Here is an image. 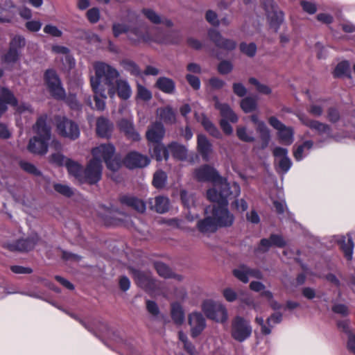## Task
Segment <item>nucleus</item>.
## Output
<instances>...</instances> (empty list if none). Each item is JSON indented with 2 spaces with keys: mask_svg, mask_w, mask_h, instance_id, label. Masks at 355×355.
<instances>
[{
  "mask_svg": "<svg viewBox=\"0 0 355 355\" xmlns=\"http://www.w3.org/2000/svg\"><path fill=\"white\" fill-rule=\"evenodd\" d=\"M241 193V188L238 183L233 182L231 185L230 193L225 197V202L223 200H211L216 203L212 207V216L218 227H230L234 221V216L227 209L228 198L230 196L237 197Z\"/></svg>",
  "mask_w": 355,
  "mask_h": 355,
  "instance_id": "nucleus-4",
  "label": "nucleus"
},
{
  "mask_svg": "<svg viewBox=\"0 0 355 355\" xmlns=\"http://www.w3.org/2000/svg\"><path fill=\"white\" fill-rule=\"evenodd\" d=\"M338 243L340 245V248L343 250L345 258L347 260H352L353 257L354 252V242L352 236L350 234H347V238L341 236Z\"/></svg>",
  "mask_w": 355,
  "mask_h": 355,
  "instance_id": "nucleus-32",
  "label": "nucleus"
},
{
  "mask_svg": "<svg viewBox=\"0 0 355 355\" xmlns=\"http://www.w3.org/2000/svg\"><path fill=\"white\" fill-rule=\"evenodd\" d=\"M195 176L199 181H208L213 183V188L207 191V196L209 200H223L225 202V197L230 193L231 185L225 178H222L218 171L209 165H204L195 171Z\"/></svg>",
  "mask_w": 355,
  "mask_h": 355,
  "instance_id": "nucleus-3",
  "label": "nucleus"
},
{
  "mask_svg": "<svg viewBox=\"0 0 355 355\" xmlns=\"http://www.w3.org/2000/svg\"><path fill=\"white\" fill-rule=\"evenodd\" d=\"M196 116L197 115L196 114ZM197 120L201 123L204 128L214 137L220 138L221 134L218 129L207 118L205 115H202L201 117H196Z\"/></svg>",
  "mask_w": 355,
  "mask_h": 355,
  "instance_id": "nucleus-41",
  "label": "nucleus"
},
{
  "mask_svg": "<svg viewBox=\"0 0 355 355\" xmlns=\"http://www.w3.org/2000/svg\"><path fill=\"white\" fill-rule=\"evenodd\" d=\"M107 98V96L105 94V89H104V95H101L96 93H94V101H95V107L98 110H103L105 107V100Z\"/></svg>",
  "mask_w": 355,
  "mask_h": 355,
  "instance_id": "nucleus-55",
  "label": "nucleus"
},
{
  "mask_svg": "<svg viewBox=\"0 0 355 355\" xmlns=\"http://www.w3.org/2000/svg\"><path fill=\"white\" fill-rule=\"evenodd\" d=\"M15 8L11 0H6L3 6H0V23H10L13 19L15 12L12 10Z\"/></svg>",
  "mask_w": 355,
  "mask_h": 355,
  "instance_id": "nucleus-28",
  "label": "nucleus"
},
{
  "mask_svg": "<svg viewBox=\"0 0 355 355\" xmlns=\"http://www.w3.org/2000/svg\"><path fill=\"white\" fill-rule=\"evenodd\" d=\"M2 75L3 71L0 69V78ZM7 105L13 106L19 114L33 112L28 104L22 103L18 105L17 101L10 90L5 87H0V116L7 110ZM10 136V133L6 126L0 123V137L7 139Z\"/></svg>",
  "mask_w": 355,
  "mask_h": 355,
  "instance_id": "nucleus-6",
  "label": "nucleus"
},
{
  "mask_svg": "<svg viewBox=\"0 0 355 355\" xmlns=\"http://www.w3.org/2000/svg\"><path fill=\"white\" fill-rule=\"evenodd\" d=\"M118 125L120 130L124 132L128 139L133 141H138L140 140L141 137L135 129L132 118L126 119H123L119 121Z\"/></svg>",
  "mask_w": 355,
  "mask_h": 355,
  "instance_id": "nucleus-24",
  "label": "nucleus"
},
{
  "mask_svg": "<svg viewBox=\"0 0 355 355\" xmlns=\"http://www.w3.org/2000/svg\"><path fill=\"white\" fill-rule=\"evenodd\" d=\"M87 17L91 23H96L100 18L99 10L96 8H92L87 12Z\"/></svg>",
  "mask_w": 355,
  "mask_h": 355,
  "instance_id": "nucleus-60",
  "label": "nucleus"
},
{
  "mask_svg": "<svg viewBox=\"0 0 355 355\" xmlns=\"http://www.w3.org/2000/svg\"><path fill=\"white\" fill-rule=\"evenodd\" d=\"M67 159L63 155L59 153L51 155L49 159L50 162L59 166L65 165Z\"/></svg>",
  "mask_w": 355,
  "mask_h": 355,
  "instance_id": "nucleus-59",
  "label": "nucleus"
},
{
  "mask_svg": "<svg viewBox=\"0 0 355 355\" xmlns=\"http://www.w3.org/2000/svg\"><path fill=\"white\" fill-rule=\"evenodd\" d=\"M151 208L157 212L164 214L169 209V200L168 198L164 196H157L154 200L150 201Z\"/></svg>",
  "mask_w": 355,
  "mask_h": 355,
  "instance_id": "nucleus-37",
  "label": "nucleus"
},
{
  "mask_svg": "<svg viewBox=\"0 0 355 355\" xmlns=\"http://www.w3.org/2000/svg\"><path fill=\"white\" fill-rule=\"evenodd\" d=\"M39 241L37 234L26 239H19L13 243L6 244V248L10 251L26 252L32 250Z\"/></svg>",
  "mask_w": 355,
  "mask_h": 355,
  "instance_id": "nucleus-19",
  "label": "nucleus"
},
{
  "mask_svg": "<svg viewBox=\"0 0 355 355\" xmlns=\"http://www.w3.org/2000/svg\"><path fill=\"white\" fill-rule=\"evenodd\" d=\"M208 35L210 40L220 49L231 51L236 47V44L234 41L223 37L220 33L215 29H210Z\"/></svg>",
  "mask_w": 355,
  "mask_h": 355,
  "instance_id": "nucleus-23",
  "label": "nucleus"
},
{
  "mask_svg": "<svg viewBox=\"0 0 355 355\" xmlns=\"http://www.w3.org/2000/svg\"><path fill=\"white\" fill-rule=\"evenodd\" d=\"M149 163L150 159L148 156L135 151L128 153L124 159V164L130 169L145 167Z\"/></svg>",
  "mask_w": 355,
  "mask_h": 355,
  "instance_id": "nucleus-21",
  "label": "nucleus"
},
{
  "mask_svg": "<svg viewBox=\"0 0 355 355\" xmlns=\"http://www.w3.org/2000/svg\"><path fill=\"white\" fill-rule=\"evenodd\" d=\"M120 64L124 70L129 72L131 75L135 76L141 75L140 69L134 61L129 59H123L120 62Z\"/></svg>",
  "mask_w": 355,
  "mask_h": 355,
  "instance_id": "nucleus-43",
  "label": "nucleus"
},
{
  "mask_svg": "<svg viewBox=\"0 0 355 355\" xmlns=\"http://www.w3.org/2000/svg\"><path fill=\"white\" fill-rule=\"evenodd\" d=\"M215 107L220 111L222 119L220 121V125L223 132L227 135H231L233 132L232 125L227 121L232 123H236L238 121V116L231 107L225 103H220L216 101Z\"/></svg>",
  "mask_w": 355,
  "mask_h": 355,
  "instance_id": "nucleus-11",
  "label": "nucleus"
},
{
  "mask_svg": "<svg viewBox=\"0 0 355 355\" xmlns=\"http://www.w3.org/2000/svg\"><path fill=\"white\" fill-rule=\"evenodd\" d=\"M54 189L59 193L67 196L70 197L73 194L72 189L67 185L62 184H54Z\"/></svg>",
  "mask_w": 355,
  "mask_h": 355,
  "instance_id": "nucleus-57",
  "label": "nucleus"
},
{
  "mask_svg": "<svg viewBox=\"0 0 355 355\" xmlns=\"http://www.w3.org/2000/svg\"><path fill=\"white\" fill-rule=\"evenodd\" d=\"M121 204L130 207L138 212L143 213L146 210L145 202L132 195H124L120 198Z\"/></svg>",
  "mask_w": 355,
  "mask_h": 355,
  "instance_id": "nucleus-27",
  "label": "nucleus"
},
{
  "mask_svg": "<svg viewBox=\"0 0 355 355\" xmlns=\"http://www.w3.org/2000/svg\"><path fill=\"white\" fill-rule=\"evenodd\" d=\"M257 131L260 135V138L262 141L261 148L263 149L267 147L270 139V131L265 124L261 123L259 124V128H257Z\"/></svg>",
  "mask_w": 355,
  "mask_h": 355,
  "instance_id": "nucleus-46",
  "label": "nucleus"
},
{
  "mask_svg": "<svg viewBox=\"0 0 355 355\" xmlns=\"http://www.w3.org/2000/svg\"><path fill=\"white\" fill-rule=\"evenodd\" d=\"M47 116H40L33 126L36 136L30 139L28 150L37 155H44L48 151V144L51 139V128L46 124Z\"/></svg>",
  "mask_w": 355,
  "mask_h": 355,
  "instance_id": "nucleus-5",
  "label": "nucleus"
},
{
  "mask_svg": "<svg viewBox=\"0 0 355 355\" xmlns=\"http://www.w3.org/2000/svg\"><path fill=\"white\" fill-rule=\"evenodd\" d=\"M21 167L26 172L35 175H40V172L37 170V168L35 166V165L28 163V162H21Z\"/></svg>",
  "mask_w": 355,
  "mask_h": 355,
  "instance_id": "nucleus-62",
  "label": "nucleus"
},
{
  "mask_svg": "<svg viewBox=\"0 0 355 355\" xmlns=\"http://www.w3.org/2000/svg\"><path fill=\"white\" fill-rule=\"evenodd\" d=\"M44 80L51 94L56 99H64L65 91L62 86L60 78L53 69H47Z\"/></svg>",
  "mask_w": 355,
  "mask_h": 355,
  "instance_id": "nucleus-12",
  "label": "nucleus"
},
{
  "mask_svg": "<svg viewBox=\"0 0 355 355\" xmlns=\"http://www.w3.org/2000/svg\"><path fill=\"white\" fill-rule=\"evenodd\" d=\"M198 230L204 234L213 233L216 231L218 226L213 217L207 216L200 220L197 223Z\"/></svg>",
  "mask_w": 355,
  "mask_h": 355,
  "instance_id": "nucleus-35",
  "label": "nucleus"
},
{
  "mask_svg": "<svg viewBox=\"0 0 355 355\" xmlns=\"http://www.w3.org/2000/svg\"><path fill=\"white\" fill-rule=\"evenodd\" d=\"M55 122L57 131L60 135L71 140H75L79 137V127L73 121L64 116H57Z\"/></svg>",
  "mask_w": 355,
  "mask_h": 355,
  "instance_id": "nucleus-10",
  "label": "nucleus"
},
{
  "mask_svg": "<svg viewBox=\"0 0 355 355\" xmlns=\"http://www.w3.org/2000/svg\"><path fill=\"white\" fill-rule=\"evenodd\" d=\"M197 149L202 159L205 162H208L213 151L212 145L203 135H198Z\"/></svg>",
  "mask_w": 355,
  "mask_h": 355,
  "instance_id": "nucleus-26",
  "label": "nucleus"
},
{
  "mask_svg": "<svg viewBox=\"0 0 355 355\" xmlns=\"http://www.w3.org/2000/svg\"><path fill=\"white\" fill-rule=\"evenodd\" d=\"M25 25L29 31L37 32L41 29L42 24L40 21L31 20L27 21Z\"/></svg>",
  "mask_w": 355,
  "mask_h": 355,
  "instance_id": "nucleus-63",
  "label": "nucleus"
},
{
  "mask_svg": "<svg viewBox=\"0 0 355 355\" xmlns=\"http://www.w3.org/2000/svg\"><path fill=\"white\" fill-rule=\"evenodd\" d=\"M95 75L90 77V84L94 93L104 95V85L107 87V92L110 98L116 95L114 80L119 76V71L103 62H96L94 64Z\"/></svg>",
  "mask_w": 355,
  "mask_h": 355,
  "instance_id": "nucleus-2",
  "label": "nucleus"
},
{
  "mask_svg": "<svg viewBox=\"0 0 355 355\" xmlns=\"http://www.w3.org/2000/svg\"><path fill=\"white\" fill-rule=\"evenodd\" d=\"M171 318L173 322L178 325L183 323L184 320V313L182 306L177 302L171 304Z\"/></svg>",
  "mask_w": 355,
  "mask_h": 355,
  "instance_id": "nucleus-42",
  "label": "nucleus"
},
{
  "mask_svg": "<svg viewBox=\"0 0 355 355\" xmlns=\"http://www.w3.org/2000/svg\"><path fill=\"white\" fill-rule=\"evenodd\" d=\"M313 146V142L311 140L305 141L303 144L295 146L293 156L295 160L301 161L306 157L310 153Z\"/></svg>",
  "mask_w": 355,
  "mask_h": 355,
  "instance_id": "nucleus-33",
  "label": "nucleus"
},
{
  "mask_svg": "<svg viewBox=\"0 0 355 355\" xmlns=\"http://www.w3.org/2000/svg\"><path fill=\"white\" fill-rule=\"evenodd\" d=\"M236 135L240 140L245 142H252L254 141V137L252 132H248L247 128L243 126L237 128Z\"/></svg>",
  "mask_w": 355,
  "mask_h": 355,
  "instance_id": "nucleus-48",
  "label": "nucleus"
},
{
  "mask_svg": "<svg viewBox=\"0 0 355 355\" xmlns=\"http://www.w3.org/2000/svg\"><path fill=\"white\" fill-rule=\"evenodd\" d=\"M157 114L166 123H173L176 121L175 113L169 106L157 109Z\"/></svg>",
  "mask_w": 355,
  "mask_h": 355,
  "instance_id": "nucleus-38",
  "label": "nucleus"
},
{
  "mask_svg": "<svg viewBox=\"0 0 355 355\" xmlns=\"http://www.w3.org/2000/svg\"><path fill=\"white\" fill-rule=\"evenodd\" d=\"M132 275L136 283L141 288H148L153 284V279L150 273L144 272L136 269H131Z\"/></svg>",
  "mask_w": 355,
  "mask_h": 355,
  "instance_id": "nucleus-31",
  "label": "nucleus"
},
{
  "mask_svg": "<svg viewBox=\"0 0 355 355\" xmlns=\"http://www.w3.org/2000/svg\"><path fill=\"white\" fill-rule=\"evenodd\" d=\"M263 8L267 13L270 26L275 31H277L284 21V13L275 6L273 0H263Z\"/></svg>",
  "mask_w": 355,
  "mask_h": 355,
  "instance_id": "nucleus-15",
  "label": "nucleus"
},
{
  "mask_svg": "<svg viewBox=\"0 0 355 355\" xmlns=\"http://www.w3.org/2000/svg\"><path fill=\"white\" fill-rule=\"evenodd\" d=\"M189 324L191 327V336H198L206 327V320L201 313L192 312L188 316Z\"/></svg>",
  "mask_w": 355,
  "mask_h": 355,
  "instance_id": "nucleus-18",
  "label": "nucleus"
},
{
  "mask_svg": "<svg viewBox=\"0 0 355 355\" xmlns=\"http://www.w3.org/2000/svg\"><path fill=\"white\" fill-rule=\"evenodd\" d=\"M202 310L207 318L216 322L223 323L227 320V309L219 302L205 300L202 304Z\"/></svg>",
  "mask_w": 355,
  "mask_h": 355,
  "instance_id": "nucleus-9",
  "label": "nucleus"
},
{
  "mask_svg": "<svg viewBox=\"0 0 355 355\" xmlns=\"http://www.w3.org/2000/svg\"><path fill=\"white\" fill-rule=\"evenodd\" d=\"M116 94L124 100L128 99L132 94V89L128 82L125 79L117 78L114 82Z\"/></svg>",
  "mask_w": 355,
  "mask_h": 355,
  "instance_id": "nucleus-30",
  "label": "nucleus"
},
{
  "mask_svg": "<svg viewBox=\"0 0 355 355\" xmlns=\"http://www.w3.org/2000/svg\"><path fill=\"white\" fill-rule=\"evenodd\" d=\"M240 49L242 53H245L249 57H253L257 52V46L254 43H241L240 44Z\"/></svg>",
  "mask_w": 355,
  "mask_h": 355,
  "instance_id": "nucleus-53",
  "label": "nucleus"
},
{
  "mask_svg": "<svg viewBox=\"0 0 355 355\" xmlns=\"http://www.w3.org/2000/svg\"><path fill=\"white\" fill-rule=\"evenodd\" d=\"M272 153L275 158V163L278 166V169L284 173H287L292 166L291 160L288 156V150L282 147H275Z\"/></svg>",
  "mask_w": 355,
  "mask_h": 355,
  "instance_id": "nucleus-20",
  "label": "nucleus"
},
{
  "mask_svg": "<svg viewBox=\"0 0 355 355\" xmlns=\"http://www.w3.org/2000/svg\"><path fill=\"white\" fill-rule=\"evenodd\" d=\"M43 31L45 33L56 37H60L62 34V32L58 27L51 24L46 25Z\"/></svg>",
  "mask_w": 355,
  "mask_h": 355,
  "instance_id": "nucleus-58",
  "label": "nucleus"
},
{
  "mask_svg": "<svg viewBox=\"0 0 355 355\" xmlns=\"http://www.w3.org/2000/svg\"><path fill=\"white\" fill-rule=\"evenodd\" d=\"M65 166L67 167L69 173L80 182L83 172L82 166L78 162L70 159L66 161Z\"/></svg>",
  "mask_w": 355,
  "mask_h": 355,
  "instance_id": "nucleus-40",
  "label": "nucleus"
},
{
  "mask_svg": "<svg viewBox=\"0 0 355 355\" xmlns=\"http://www.w3.org/2000/svg\"><path fill=\"white\" fill-rule=\"evenodd\" d=\"M169 154L171 153L173 157L179 160H184L187 157V148L179 144L171 143L168 145Z\"/></svg>",
  "mask_w": 355,
  "mask_h": 355,
  "instance_id": "nucleus-39",
  "label": "nucleus"
},
{
  "mask_svg": "<svg viewBox=\"0 0 355 355\" xmlns=\"http://www.w3.org/2000/svg\"><path fill=\"white\" fill-rule=\"evenodd\" d=\"M186 79L189 84L196 90H198L200 87V79L195 76L187 74L186 76Z\"/></svg>",
  "mask_w": 355,
  "mask_h": 355,
  "instance_id": "nucleus-64",
  "label": "nucleus"
},
{
  "mask_svg": "<svg viewBox=\"0 0 355 355\" xmlns=\"http://www.w3.org/2000/svg\"><path fill=\"white\" fill-rule=\"evenodd\" d=\"M153 156L155 157L157 161L163 159L167 160L169 157L168 146L166 148L163 144L156 143L153 148Z\"/></svg>",
  "mask_w": 355,
  "mask_h": 355,
  "instance_id": "nucleus-44",
  "label": "nucleus"
},
{
  "mask_svg": "<svg viewBox=\"0 0 355 355\" xmlns=\"http://www.w3.org/2000/svg\"><path fill=\"white\" fill-rule=\"evenodd\" d=\"M234 275L241 282L247 283L249 277L261 279L262 274L259 270L251 269L245 265H241L233 270Z\"/></svg>",
  "mask_w": 355,
  "mask_h": 355,
  "instance_id": "nucleus-22",
  "label": "nucleus"
},
{
  "mask_svg": "<svg viewBox=\"0 0 355 355\" xmlns=\"http://www.w3.org/2000/svg\"><path fill=\"white\" fill-rule=\"evenodd\" d=\"M250 84L256 86L257 91L261 94H269L271 92L270 87L266 85H262L254 78H251L249 80Z\"/></svg>",
  "mask_w": 355,
  "mask_h": 355,
  "instance_id": "nucleus-56",
  "label": "nucleus"
},
{
  "mask_svg": "<svg viewBox=\"0 0 355 355\" xmlns=\"http://www.w3.org/2000/svg\"><path fill=\"white\" fill-rule=\"evenodd\" d=\"M155 268L161 277L169 278L173 277L171 270L164 263L157 262L155 263Z\"/></svg>",
  "mask_w": 355,
  "mask_h": 355,
  "instance_id": "nucleus-51",
  "label": "nucleus"
},
{
  "mask_svg": "<svg viewBox=\"0 0 355 355\" xmlns=\"http://www.w3.org/2000/svg\"><path fill=\"white\" fill-rule=\"evenodd\" d=\"M155 86L160 91L168 94H172L175 91V82L166 77L159 78L156 81Z\"/></svg>",
  "mask_w": 355,
  "mask_h": 355,
  "instance_id": "nucleus-36",
  "label": "nucleus"
},
{
  "mask_svg": "<svg viewBox=\"0 0 355 355\" xmlns=\"http://www.w3.org/2000/svg\"><path fill=\"white\" fill-rule=\"evenodd\" d=\"M181 200L184 207L190 209L192 206H195L196 198L192 194H189L185 190H182L180 193Z\"/></svg>",
  "mask_w": 355,
  "mask_h": 355,
  "instance_id": "nucleus-52",
  "label": "nucleus"
},
{
  "mask_svg": "<svg viewBox=\"0 0 355 355\" xmlns=\"http://www.w3.org/2000/svg\"><path fill=\"white\" fill-rule=\"evenodd\" d=\"M102 169V162L98 159H91L83 170L80 182H87L90 184L97 183L101 179Z\"/></svg>",
  "mask_w": 355,
  "mask_h": 355,
  "instance_id": "nucleus-13",
  "label": "nucleus"
},
{
  "mask_svg": "<svg viewBox=\"0 0 355 355\" xmlns=\"http://www.w3.org/2000/svg\"><path fill=\"white\" fill-rule=\"evenodd\" d=\"M166 174L162 171H158L154 174L153 184L157 189L162 188L166 184Z\"/></svg>",
  "mask_w": 355,
  "mask_h": 355,
  "instance_id": "nucleus-49",
  "label": "nucleus"
},
{
  "mask_svg": "<svg viewBox=\"0 0 355 355\" xmlns=\"http://www.w3.org/2000/svg\"><path fill=\"white\" fill-rule=\"evenodd\" d=\"M334 75L335 77H349L350 78V66L347 61L339 62L336 67Z\"/></svg>",
  "mask_w": 355,
  "mask_h": 355,
  "instance_id": "nucleus-45",
  "label": "nucleus"
},
{
  "mask_svg": "<svg viewBox=\"0 0 355 355\" xmlns=\"http://www.w3.org/2000/svg\"><path fill=\"white\" fill-rule=\"evenodd\" d=\"M59 59L61 62L60 67L62 71H69L76 65L75 60L70 53L64 57H60Z\"/></svg>",
  "mask_w": 355,
  "mask_h": 355,
  "instance_id": "nucleus-47",
  "label": "nucleus"
},
{
  "mask_svg": "<svg viewBox=\"0 0 355 355\" xmlns=\"http://www.w3.org/2000/svg\"><path fill=\"white\" fill-rule=\"evenodd\" d=\"M25 38L21 35H15L10 42L8 52L3 56V62L7 64L16 62L20 55L21 49L25 46Z\"/></svg>",
  "mask_w": 355,
  "mask_h": 355,
  "instance_id": "nucleus-14",
  "label": "nucleus"
},
{
  "mask_svg": "<svg viewBox=\"0 0 355 355\" xmlns=\"http://www.w3.org/2000/svg\"><path fill=\"white\" fill-rule=\"evenodd\" d=\"M223 295L225 299L230 302H234L237 299L236 293L230 288H227L223 290Z\"/></svg>",
  "mask_w": 355,
  "mask_h": 355,
  "instance_id": "nucleus-61",
  "label": "nucleus"
},
{
  "mask_svg": "<svg viewBox=\"0 0 355 355\" xmlns=\"http://www.w3.org/2000/svg\"><path fill=\"white\" fill-rule=\"evenodd\" d=\"M164 128L160 122L152 124L146 132V139L151 143H160L164 135Z\"/></svg>",
  "mask_w": 355,
  "mask_h": 355,
  "instance_id": "nucleus-25",
  "label": "nucleus"
},
{
  "mask_svg": "<svg viewBox=\"0 0 355 355\" xmlns=\"http://www.w3.org/2000/svg\"><path fill=\"white\" fill-rule=\"evenodd\" d=\"M113 129V124L109 119L100 117L96 121V132L101 137H110Z\"/></svg>",
  "mask_w": 355,
  "mask_h": 355,
  "instance_id": "nucleus-29",
  "label": "nucleus"
},
{
  "mask_svg": "<svg viewBox=\"0 0 355 355\" xmlns=\"http://www.w3.org/2000/svg\"><path fill=\"white\" fill-rule=\"evenodd\" d=\"M297 117L304 125L315 131L318 135L325 137V139L333 137L331 135V128L328 125L318 121L310 119L307 116L302 113L298 114Z\"/></svg>",
  "mask_w": 355,
  "mask_h": 355,
  "instance_id": "nucleus-16",
  "label": "nucleus"
},
{
  "mask_svg": "<svg viewBox=\"0 0 355 355\" xmlns=\"http://www.w3.org/2000/svg\"><path fill=\"white\" fill-rule=\"evenodd\" d=\"M241 107L246 113L252 112L257 107L256 99L251 97H246L241 101Z\"/></svg>",
  "mask_w": 355,
  "mask_h": 355,
  "instance_id": "nucleus-50",
  "label": "nucleus"
},
{
  "mask_svg": "<svg viewBox=\"0 0 355 355\" xmlns=\"http://www.w3.org/2000/svg\"><path fill=\"white\" fill-rule=\"evenodd\" d=\"M112 32L115 37L125 33L128 40L134 44L141 42H155L157 43H176L178 40L170 39L169 36L159 29H149L146 25L140 24L135 27H128L120 23H114Z\"/></svg>",
  "mask_w": 355,
  "mask_h": 355,
  "instance_id": "nucleus-1",
  "label": "nucleus"
},
{
  "mask_svg": "<svg viewBox=\"0 0 355 355\" xmlns=\"http://www.w3.org/2000/svg\"><path fill=\"white\" fill-rule=\"evenodd\" d=\"M268 121L270 125L277 130L278 137L282 144L291 145L293 142L294 132L292 128L284 125L275 116H271Z\"/></svg>",
  "mask_w": 355,
  "mask_h": 355,
  "instance_id": "nucleus-17",
  "label": "nucleus"
},
{
  "mask_svg": "<svg viewBox=\"0 0 355 355\" xmlns=\"http://www.w3.org/2000/svg\"><path fill=\"white\" fill-rule=\"evenodd\" d=\"M115 148L111 144H101L92 150L93 159H98L101 162L103 159L108 169L112 171H116L121 166L119 158L114 155Z\"/></svg>",
  "mask_w": 355,
  "mask_h": 355,
  "instance_id": "nucleus-7",
  "label": "nucleus"
},
{
  "mask_svg": "<svg viewBox=\"0 0 355 355\" xmlns=\"http://www.w3.org/2000/svg\"><path fill=\"white\" fill-rule=\"evenodd\" d=\"M252 333L250 322L243 317L237 315L234 317L231 323V336L239 343L248 339Z\"/></svg>",
  "mask_w": 355,
  "mask_h": 355,
  "instance_id": "nucleus-8",
  "label": "nucleus"
},
{
  "mask_svg": "<svg viewBox=\"0 0 355 355\" xmlns=\"http://www.w3.org/2000/svg\"><path fill=\"white\" fill-rule=\"evenodd\" d=\"M137 97L144 101H148L152 98L151 92L144 86L137 84Z\"/></svg>",
  "mask_w": 355,
  "mask_h": 355,
  "instance_id": "nucleus-54",
  "label": "nucleus"
},
{
  "mask_svg": "<svg viewBox=\"0 0 355 355\" xmlns=\"http://www.w3.org/2000/svg\"><path fill=\"white\" fill-rule=\"evenodd\" d=\"M142 12L144 15L153 24H162L168 27H170L173 25L171 20L162 17L158 13L152 9H143Z\"/></svg>",
  "mask_w": 355,
  "mask_h": 355,
  "instance_id": "nucleus-34",
  "label": "nucleus"
}]
</instances>
